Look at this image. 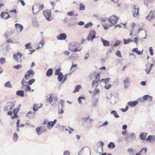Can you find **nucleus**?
<instances>
[{"instance_id": "f257e3e1", "label": "nucleus", "mask_w": 155, "mask_h": 155, "mask_svg": "<svg viewBox=\"0 0 155 155\" xmlns=\"http://www.w3.org/2000/svg\"><path fill=\"white\" fill-rule=\"evenodd\" d=\"M58 98L52 96L51 95L49 99V102L53 107L56 106L58 104Z\"/></svg>"}, {"instance_id": "f03ea898", "label": "nucleus", "mask_w": 155, "mask_h": 155, "mask_svg": "<svg viewBox=\"0 0 155 155\" xmlns=\"http://www.w3.org/2000/svg\"><path fill=\"white\" fill-rule=\"evenodd\" d=\"M131 9L132 14L134 17L138 18L139 16V8H137L135 5H134Z\"/></svg>"}, {"instance_id": "7ed1b4c3", "label": "nucleus", "mask_w": 155, "mask_h": 155, "mask_svg": "<svg viewBox=\"0 0 155 155\" xmlns=\"http://www.w3.org/2000/svg\"><path fill=\"white\" fill-rule=\"evenodd\" d=\"M15 106V103L12 102L8 103L6 105L4 108V110L5 111H8L11 110Z\"/></svg>"}, {"instance_id": "20e7f679", "label": "nucleus", "mask_w": 155, "mask_h": 155, "mask_svg": "<svg viewBox=\"0 0 155 155\" xmlns=\"http://www.w3.org/2000/svg\"><path fill=\"white\" fill-rule=\"evenodd\" d=\"M96 33L94 30L91 31L87 37V39L88 41H92L95 37Z\"/></svg>"}, {"instance_id": "39448f33", "label": "nucleus", "mask_w": 155, "mask_h": 155, "mask_svg": "<svg viewBox=\"0 0 155 155\" xmlns=\"http://www.w3.org/2000/svg\"><path fill=\"white\" fill-rule=\"evenodd\" d=\"M34 75V73L33 70H28L25 75V77L27 80H29L30 78H32Z\"/></svg>"}, {"instance_id": "423d86ee", "label": "nucleus", "mask_w": 155, "mask_h": 155, "mask_svg": "<svg viewBox=\"0 0 155 155\" xmlns=\"http://www.w3.org/2000/svg\"><path fill=\"white\" fill-rule=\"evenodd\" d=\"M22 54L19 52L14 55V59L18 62L21 63L22 60Z\"/></svg>"}, {"instance_id": "0eeeda50", "label": "nucleus", "mask_w": 155, "mask_h": 155, "mask_svg": "<svg viewBox=\"0 0 155 155\" xmlns=\"http://www.w3.org/2000/svg\"><path fill=\"white\" fill-rule=\"evenodd\" d=\"M118 19V18L115 15L112 16L108 18V21L110 22L112 24H114L116 23Z\"/></svg>"}, {"instance_id": "6e6552de", "label": "nucleus", "mask_w": 155, "mask_h": 155, "mask_svg": "<svg viewBox=\"0 0 155 155\" xmlns=\"http://www.w3.org/2000/svg\"><path fill=\"white\" fill-rule=\"evenodd\" d=\"M51 12L49 10H47L43 12L45 18L48 21L51 20L53 18L51 16Z\"/></svg>"}, {"instance_id": "1a4fd4ad", "label": "nucleus", "mask_w": 155, "mask_h": 155, "mask_svg": "<svg viewBox=\"0 0 155 155\" xmlns=\"http://www.w3.org/2000/svg\"><path fill=\"white\" fill-rule=\"evenodd\" d=\"M129 136L130 137V138H129L128 136L126 135L125 136V139L127 142H129L130 141H132L135 140V136L134 133H131Z\"/></svg>"}, {"instance_id": "9d476101", "label": "nucleus", "mask_w": 155, "mask_h": 155, "mask_svg": "<svg viewBox=\"0 0 155 155\" xmlns=\"http://www.w3.org/2000/svg\"><path fill=\"white\" fill-rule=\"evenodd\" d=\"M95 80H94L92 81V87H94L95 86H96L97 84H99L98 83H99V80H100V74L98 73L97 74L96 77H95Z\"/></svg>"}, {"instance_id": "9b49d317", "label": "nucleus", "mask_w": 155, "mask_h": 155, "mask_svg": "<svg viewBox=\"0 0 155 155\" xmlns=\"http://www.w3.org/2000/svg\"><path fill=\"white\" fill-rule=\"evenodd\" d=\"M57 120L54 119V121H51L48 122L47 123V127L49 129H51L54 126L55 124L56 123Z\"/></svg>"}, {"instance_id": "f8f14e48", "label": "nucleus", "mask_w": 155, "mask_h": 155, "mask_svg": "<svg viewBox=\"0 0 155 155\" xmlns=\"http://www.w3.org/2000/svg\"><path fill=\"white\" fill-rule=\"evenodd\" d=\"M36 130L37 133L38 135H39L44 132L46 131L44 127H40L36 128Z\"/></svg>"}, {"instance_id": "ddd939ff", "label": "nucleus", "mask_w": 155, "mask_h": 155, "mask_svg": "<svg viewBox=\"0 0 155 155\" xmlns=\"http://www.w3.org/2000/svg\"><path fill=\"white\" fill-rule=\"evenodd\" d=\"M146 141H148L151 143H154L155 142V136L149 135L146 139Z\"/></svg>"}, {"instance_id": "4468645a", "label": "nucleus", "mask_w": 155, "mask_h": 155, "mask_svg": "<svg viewBox=\"0 0 155 155\" xmlns=\"http://www.w3.org/2000/svg\"><path fill=\"white\" fill-rule=\"evenodd\" d=\"M67 38L66 35L65 33H61L57 36V38L58 40H64Z\"/></svg>"}, {"instance_id": "2eb2a0df", "label": "nucleus", "mask_w": 155, "mask_h": 155, "mask_svg": "<svg viewBox=\"0 0 155 155\" xmlns=\"http://www.w3.org/2000/svg\"><path fill=\"white\" fill-rule=\"evenodd\" d=\"M155 18V14L154 12H151L149 14L146 16V18L148 20L151 21V20Z\"/></svg>"}, {"instance_id": "dca6fc26", "label": "nucleus", "mask_w": 155, "mask_h": 155, "mask_svg": "<svg viewBox=\"0 0 155 155\" xmlns=\"http://www.w3.org/2000/svg\"><path fill=\"white\" fill-rule=\"evenodd\" d=\"M1 17L2 19H7L10 17V15L7 12H4L1 13Z\"/></svg>"}, {"instance_id": "f3484780", "label": "nucleus", "mask_w": 155, "mask_h": 155, "mask_svg": "<svg viewBox=\"0 0 155 155\" xmlns=\"http://www.w3.org/2000/svg\"><path fill=\"white\" fill-rule=\"evenodd\" d=\"M138 101H133L129 102L127 103V104L131 107H134L136 106L138 104Z\"/></svg>"}, {"instance_id": "a211bd4d", "label": "nucleus", "mask_w": 155, "mask_h": 155, "mask_svg": "<svg viewBox=\"0 0 155 155\" xmlns=\"http://www.w3.org/2000/svg\"><path fill=\"white\" fill-rule=\"evenodd\" d=\"M89 150L88 149L84 150V148H83L78 153V155H86L87 152H88Z\"/></svg>"}, {"instance_id": "6ab92c4d", "label": "nucleus", "mask_w": 155, "mask_h": 155, "mask_svg": "<svg viewBox=\"0 0 155 155\" xmlns=\"http://www.w3.org/2000/svg\"><path fill=\"white\" fill-rule=\"evenodd\" d=\"M15 26L16 27L18 32H21L23 29V27L21 25L16 23L15 24Z\"/></svg>"}, {"instance_id": "aec40b11", "label": "nucleus", "mask_w": 155, "mask_h": 155, "mask_svg": "<svg viewBox=\"0 0 155 155\" xmlns=\"http://www.w3.org/2000/svg\"><path fill=\"white\" fill-rule=\"evenodd\" d=\"M32 24L35 26L38 27L39 23L36 18H34L32 19Z\"/></svg>"}, {"instance_id": "412c9836", "label": "nucleus", "mask_w": 155, "mask_h": 155, "mask_svg": "<svg viewBox=\"0 0 155 155\" xmlns=\"http://www.w3.org/2000/svg\"><path fill=\"white\" fill-rule=\"evenodd\" d=\"M129 80V77H127L125 78L124 80V87L126 88H127L128 87V81Z\"/></svg>"}, {"instance_id": "4be33fe9", "label": "nucleus", "mask_w": 155, "mask_h": 155, "mask_svg": "<svg viewBox=\"0 0 155 155\" xmlns=\"http://www.w3.org/2000/svg\"><path fill=\"white\" fill-rule=\"evenodd\" d=\"M41 39L39 42V45L38 47L37 50L39 49L40 48H41L43 46L45 43V38L43 37H41Z\"/></svg>"}, {"instance_id": "5701e85b", "label": "nucleus", "mask_w": 155, "mask_h": 155, "mask_svg": "<svg viewBox=\"0 0 155 155\" xmlns=\"http://www.w3.org/2000/svg\"><path fill=\"white\" fill-rule=\"evenodd\" d=\"M147 134L146 133L141 132L140 134V138L142 140H144L146 139V136Z\"/></svg>"}, {"instance_id": "b1692460", "label": "nucleus", "mask_w": 155, "mask_h": 155, "mask_svg": "<svg viewBox=\"0 0 155 155\" xmlns=\"http://www.w3.org/2000/svg\"><path fill=\"white\" fill-rule=\"evenodd\" d=\"M101 39L104 46H108L110 45V43L109 41L105 40L102 38H101Z\"/></svg>"}, {"instance_id": "393cba45", "label": "nucleus", "mask_w": 155, "mask_h": 155, "mask_svg": "<svg viewBox=\"0 0 155 155\" xmlns=\"http://www.w3.org/2000/svg\"><path fill=\"white\" fill-rule=\"evenodd\" d=\"M16 94L17 95L20 96L21 97H23L25 95L24 91L22 90L17 91L16 92Z\"/></svg>"}, {"instance_id": "a878e982", "label": "nucleus", "mask_w": 155, "mask_h": 155, "mask_svg": "<svg viewBox=\"0 0 155 155\" xmlns=\"http://www.w3.org/2000/svg\"><path fill=\"white\" fill-rule=\"evenodd\" d=\"M127 151L130 154L134 155L136 153L135 149H133V148H128L127 150Z\"/></svg>"}, {"instance_id": "bb28decb", "label": "nucleus", "mask_w": 155, "mask_h": 155, "mask_svg": "<svg viewBox=\"0 0 155 155\" xmlns=\"http://www.w3.org/2000/svg\"><path fill=\"white\" fill-rule=\"evenodd\" d=\"M75 47V44L74 42L71 43L69 45V48L71 51H73V50Z\"/></svg>"}, {"instance_id": "cd10ccee", "label": "nucleus", "mask_w": 155, "mask_h": 155, "mask_svg": "<svg viewBox=\"0 0 155 155\" xmlns=\"http://www.w3.org/2000/svg\"><path fill=\"white\" fill-rule=\"evenodd\" d=\"M53 69L52 68H49L46 72V75L48 77L51 76L53 73Z\"/></svg>"}, {"instance_id": "c85d7f7f", "label": "nucleus", "mask_w": 155, "mask_h": 155, "mask_svg": "<svg viewBox=\"0 0 155 155\" xmlns=\"http://www.w3.org/2000/svg\"><path fill=\"white\" fill-rule=\"evenodd\" d=\"M108 147L110 149H113L115 147L114 143L113 142H110L107 145Z\"/></svg>"}, {"instance_id": "c756f323", "label": "nucleus", "mask_w": 155, "mask_h": 155, "mask_svg": "<svg viewBox=\"0 0 155 155\" xmlns=\"http://www.w3.org/2000/svg\"><path fill=\"white\" fill-rule=\"evenodd\" d=\"M110 114H113L114 116L116 118H118L119 117V116L117 113V112L115 110H112L110 112Z\"/></svg>"}, {"instance_id": "7c9ffc66", "label": "nucleus", "mask_w": 155, "mask_h": 155, "mask_svg": "<svg viewBox=\"0 0 155 155\" xmlns=\"http://www.w3.org/2000/svg\"><path fill=\"white\" fill-rule=\"evenodd\" d=\"M96 87L95 90V93H97L99 92L100 91L98 88H97V87H98V88H100L102 87V86L101 84H98L96 85Z\"/></svg>"}, {"instance_id": "2f4dec72", "label": "nucleus", "mask_w": 155, "mask_h": 155, "mask_svg": "<svg viewBox=\"0 0 155 155\" xmlns=\"http://www.w3.org/2000/svg\"><path fill=\"white\" fill-rule=\"evenodd\" d=\"M146 97V101H147L149 102H151L152 100V97L148 95H145Z\"/></svg>"}, {"instance_id": "473e14b6", "label": "nucleus", "mask_w": 155, "mask_h": 155, "mask_svg": "<svg viewBox=\"0 0 155 155\" xmlns=\"http://www.w3.org/2000/svg\"><path fill=\"white\" fill-rule=\"evenodd\" d=\"M81 86L80 85H77L75 87L74 90L73 91V93H76L79 91V90L81 88Z\"/></svg>"}, {"instance_id": "72a5a7b5", "label": "nucleus", "mask_w": 155, "mask_h": 155, "mask_svg": "<svg viewBox=\"0 0 155 155\" xmlns=\"http://www.w3.org/2000/svg\"><path fill=\"white\" fill-rule=\"evenodd\" d=\"M110 80V78H106L102 79L101 81V82H103L105 84H106Z\"/></svg>"}, {"instance_id": "f704fd0d", "label": "nucleus", "mask_w": 155, "mask_h": 155, "mask_svg": "<svg viewBox=\"0 0 155 155\" xmlns=\"http://www.w3.org/2000/svg\"><path fill=\"white\" fill-rule=\"evenodd\" d=\"M85 8V5L81 3L79 5V10L80 11H84Z\"/></svg>"}, {"instance_id": "c9c22d12", "label": "nucleus", "mask_w": 155, "mask_h": 155, "mask_svg": "<svg viewBox=\"0 0 155 155\" xmlns=\"http://www.w3.org/2000/svg\"><path fill=\"white\" fill-rule=\"evenodd\" d=\"M25 47L26 49H31L32 48L31 43V42L28 43L26 44L25 45Z\"/></svg>"}, {"instance_id": "e433bc0d", "label": "nucleus", "mask_w": 155, "mask_h": 155, "mask_svg": "<svg viewBox=\"0 0 155 155\" xmlns=\"http://www.w3.org/2000/svg\"><path fill=\"white\" fill-rule=\"evenodd\" d=\"M58 75V79L59 81H62L63 78V75L62 73H60V74Z\"/></svg>"}, {"instance_id": "4c0bfd02", "label": "nucleus", "mask_w": 155, "mask_h": 155, "mask_svg": "<svg viewBox=\"0 0 155 155\" xmlns=\"http://www.w3.org/2000/svg\"><path fill=\"white\" fill-rule=\"evenodd\" d=\"M9 12L11 13V15L15 16L17 14V11L16 9H14L12 10L9 11Z\"/></svg>"}, {"instance_id": "58836bf2", "label": "nucleus", "mask_w": 155, "mask_h": 155, "mask_svg": "<svg viewBox=\"0 0 155 155\" xmlns=\"http://www.w3.org/2000/svg\"><path fill=\"white\" fill-rule=\"evenodd\" d=\"M98 103V100L94 99L92 101V104L94 107H96L97 106Z\"/></svg>"}, {"instance_id": "ea45409f", "label": "nucleus", "mask_w": 155, "mask_h": 155, "mask_svg": "<svg viewBox=\"0 0 155 155\" xmlns=\"http://www.w3.org/2000/svg\"><path fill=\"white\" fill-rule=\"evenodd\" d=\"M4 86L6 87H8L10 88L12 87V86L10 82L8 81L4 84Z\"/></svg>"}, {"instance_id": "a19ab883", "label": "nucleus", "mask_w": 155, "mask_h": 155, "mask_svg": "<svg viewBox=\"0 0 155 155\" xmlns=\"http://www.w3.org/2000/svg\"><path fill=\"white\" fill-rule=\"evenodd\" d=\"M35 113L34 112L32 113L31 111H29L27 115H26V117H33L34 116Z\"/></svg>"}, {"instance_id": "79ce46f5", "label": "nucleus", "mask_w": 155, "mask_h": 155, "mask_svg": "<svg viewBox=\"0 0 155 155\" xmlns=\"http://www.w3.org/2000/svg\"><path fill=\"white\" fill-rule=\"evenodd\" d=\"M124 44H127L129 43L130 42H132V40L130 39L129 38H128L127 39H124Z\"/></svg>"}, {"instance_id": "37998d69", "label": "nucleus", "mask_w": 155, "mask_h": 155, "mask_svg": "<svg viewBox=\"0 0 155 155\" xmlns=\"http://www.w3.org/2000/svg\"><path fill=\"white\" fill-rule=\"evenodd\" d=\"M24 90L26 92L30 91H31V87L28 85H27L26 87L24 88Z\"/></svg>"}, {"instance_id": "c03bdc74", "label": "nucleus", "mask_w": 155, "mask_h": 155, "mask_svg": "<svg viewBox=\"0 0 155 155\" xmlns=\"http://www.w3.org/2000/svg\"><path fill=\"white\" fill-rule=\"evenodd\" d=\"M146 97L144 95L143 98H140L139 99V101L142 103H144L146 101Z\"/></svg>"}, {"instance_id": "a18cd8bd", "label": "nucleus", "mask_w": 155, "mask_h": 155, "mask_svg": "<svg viewBox=\"0 0 155 155\" xmlns=\"http://www.w3.org/2000/svg\"><path fill=\"white\" fill-rule=\"evenodd\" d=\"M18 137V136L17 134L16 133H15L13 135V139L15 142L17 141Z\"/></svg>"}, {"instance_id": "49530a36", "label": "nucleus", "mask_w": 155, "mask_h": 155, "mask_svg": "<svg viewBox=\"0 0 155 155\" xmlns=\"http://www.w3.org/2000/svg\"><path fill=\"white\" fill-rule=\"evenodd\" d=\"M93 23L92 22H89L85 25L84 27L85 28H87L89 27H91Z\"/></svg>"}, {"instance_id": "de8ad7c7", "label": "nucleus", "mask_w": 155, "mask_h": 155, "mask_svg": "<svg viewBox=\"0 0 155 155\" xmlns=\"http://www.w3.org/2000/svg\"><path fill=\"white\" fill-rule=\"evenodd\" d=\"M35 81V79H32L29 80L28 82V85H31Z\"/></svg>"}, {"instance_id": "09e8293b", "label": "nucleus", "mask_w": 155, "mask_h": 155, "mask_svg": "<svg viewBox=\"0 0 155 155\" xmlns=\"http://www.w3.org/2000/svg\"><path fill=\"white\" fill-rule=\"evenodd\" d=\"M121 41L119 40H117L116 41V42L114 44V47H117L118 46L120 43Z\"/></svg>"}, {"instance_id": "8fccbe9b", "label": "nucleus", "mask_w": 155, "mask_h": 155, "mask_svg": "<svg viewBox=\"0 0 155 155\" xmlns=\"http://www.w3.org/2000/svg\"><path fill=\"white\" fill-rule=\"evenodd\" d=\"M115 54L117 56L122 58V56L121 55V53L120 51L119 50L117 51L115 53Z\"/></svg>"}, {"instance_id": "3c124183", "label": "nucleus", "mask_w": 155, "mask_h": 155, "mask_svg": "<svg viewBox=\"0 0 155 155\" xmlns=\"http://www.w3.org/2000/svg\"><path fill=\"white\" fill-rule=\"evenodd\" d=\"M6 62L5 58H1L0 59V63L1 64H3Z\"/></svg>"}, {"instance_id": "603ef678", "label": "nucleus", "mask_w": 155, "mask_h": 155, "mask_svg": "<svg viewBox=\"0 0 155 155\" xmlns=\"http://www.w3.org/2000/svg\"><path fill=\"white\" fill-rule=\"evenodd\" d=\"M111 85L110 84H105V85L104 86V88L106 89H109L111 88Z\"/></svg>"}, {"instance_id": "864d4df0", "label": "nucleus", "mask_w": 155, "mask_h": 155, "mask_svg": "<svg viewBox=\"0 0 155 155\" xmlns=\"http://www.w3.org/2000/svg\"><path fill=\"white\" fill-rule=\"evenodd\" d=\"M61 71V69L60 68H57L55 72V75H58L60 73V71Z\"/></svg>"}, {"instance_id": "5fc2aeb1", "label": "nucleus", "mask_w": 155, "mask_h": 155, "mask_svg": "<svg viewBox=\"0 0 155 155\" xmlns=\"http://www.w3.org/2000/svg\"><path fill=\"white\" fill-rule=\"evenodd\" d=\"M13 67L14 68L18 69L22 67V66L21 65L18 64L16 65H14Z\"/></svg>"}, {"instance_id": "6e6d98bb", "label": "nucleus", "mask_w": 155, "mask_h": 155, "mask_svg": "<svg viewBox=\"0 0 155 155\" xmlns=\"http://www.w3.org/2000/svg\"><path fill=\"white\" fill-rule=\"evenodd\" d=\"M151 70V68L149 67V68H147L145 70V71L147 74H149L150 73V71Z\"/></svg>"}, {"instance_id": "4d7b16f0", "label": "nucleus", "mask_w": 155, "mask_h": 155, "mask_svg": "<svg viewBox=\"0 0 155 155\" xmlns=\"http://www.w3.org/2000/svg\"><path fill=\"white\" fill-rule=\"evenodd\" d=\"M19 110V108L17 107L14 109L13 110V112L14 114H17Z\"/></svg>"}, {"instance_id": "13d9d810", "label": "nucleus", "mask_w": 155, "mask_h": 155, "mask_svg": "<svg viewBox=\"0 0 155 155\" xmlns=\"http://www.w3.org/2000/svg\"><path fill=\"white\" fill-rule=\"evenodd\" d=\"M107 18L106 17H102L100 19L101 22H104L107 20Z\"/></svg>"}, {"instance_id": "bf43d9fd", "label": "nucleus", "mask_w": 155, "mask_h": 155, "mask_svg": "<svg viewBox=\"0 0 155 155\" xmlns=\"http://www.w3.org/2000/svg\"><path fill=\"white\" fill-rule=\"evenodd\" d=\"M84 98L82 97H80L78 98V101L79 104H81V103L82 99L84 100Z\"/></svg>"}, {"instance_id": "052dcab7", "label": "nucleus", "mask_w": 155, "mask_h": 155, "mask_svg": "<svg viewBox=\"0 0 155 155\" xmlns=\"http://www.w3.org/2000/svg\"><path fill=\"white\" fill-rule=\"evenodd\" d=\"M38 11L37 12H39L40 10H42L44 8V6L43 5H38Z\"/></svg>"}, {"instance_id": "680f3d73", "label": "nucleus", "mask_w": 155, "mask_h": 155, "mask_svg": "<svg viewBox=\"0 0 155 155\" xmlns=\"http://www.w3.org/2000/svg\"><path fill=\"white\" fill-rule=\"evenodd\" d=\"M74 12L73 11L67 13V15L69 16L73 15Z\"/></svg>"}, {"instance_id": "e2e57ef3", "label": "nucleus", "mask_w": 155, "mask_h": 155, "mask_svg": "<svg viewBox=\"0 0 155 155\" xmlns=\"http://www.w3.org/2000/svg\"><path fill=\"white\" fill-rule=\"evenodd\" d=\"M63 155H70V152L68 150H65L64 152Z\"/></svg>"}, {"instance_id": "0e129e2a", "label": "nucleus", "mask_w": 155, "mask_h": 155, "mask_svg": "<svg viewBox=\"0 0 155 155\" xmlns=\"http://www.w3.org/2000/svg\"><path fill=\"white\" fill-rule=\"evenodd\" d=\"M70 52L69 51H64L63 53V54H64L67 56H68L70 54Z\"/></svg>"}, {"instance_id": "69168bd1", "label": "nucleus", "mask_w": 155, "mask_h": 155, "mask_svg": "<svg viewBox=\"0 0 155 155\" xmlns=\"http://www.w3.org/2000/svg\"><path fill=\"white\" fill-rule=\"evenodd\" d=\"M149 50L150 51V54L152 56L153 55V49L151 47H150L149 48Z\"/></svg>"}, {"instance_id": "338daca9", "label": "nucleus", "mask_w": 155, "mask_h": 155, "mask_svg": "<svg viewBox=\"0 0 155 155\" xmlns=\"http://www.w3.org/2000/svg\"><path fill=\"white\" fill-rule=\"evenodd\" d=\"M102 26L105 30H107L109 28L108 25L106 24L103 25Z\"/></svg>"}, {"instance_id": "774afa93", "label": "nucleus", "mask_w": 155, "mask_h": 155, "mask_svg": "<svg viewBox=\"0 0 155 155\" xmlns=\"http://www.w3.org/2000/svg\"><path fill=\"white\" fill-rule=\"evenodd\" d=\"M64 102V101L63 100H61L59 102V104L61 105V108L63 107V103Z\"/></svg>"}]
</instances>
